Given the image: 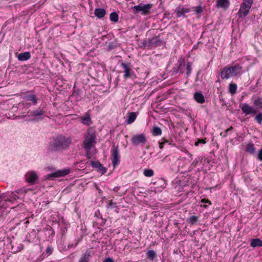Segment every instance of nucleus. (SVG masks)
Here are the masks:
<instances>
[{
  "label": "nucleus",
  "instance_id": "nucleus-1",
  "mask_svg": "<svg viewBox=\"0 0 262 262\" xmlns=\"http://www.w3.org/2000/svg\"><path fill=\"white\" fill-rule=\"evenodd\" d=\"M72 142L70 137L66 138L62 135H59L53 138L49 143L48 149L51 151L63 150L67 149Z\"/></svg>",
  "mask_w": 262,
  "mask_h": 262
},
{
  "label": "nucleus",
  "instance_id": "nucleus-2",
  "mask_svg": "<svg viewBox=\"0 0 262 262\" xmlns=\"http://www.w3.org/2000/svg\"><path fill=\"white\" fill-rule=\"evenodd\" d=\"M162 42V40L160 38V36H156L152 38L144 40L142 47L144 48L148 47L155 48L161 46Z\"/></svg>",
  "mask_w": 262,
  "mask_h": 262
},
{
  "label": "nucleus",
  "instance_id": "nucleus-3",
  "mask_svg": "<svg viewBox=\"0 0 262 262\" xmlns=\"http://www.w3.org/2000/svg\"><path fill=\"white\" fill-rule=\"evenodd\" d=\"M96 136L94 134L89 133L83 141V148L85 150H90L94 144L96 143Z\"/></svg>",
  "mask_w": 262,
  "mask_h": 262
},
{
  "label": "nucleus",
  "instance_id": "nucleus-4",
  "mask_svg": "<svg viewBox=\"0 0 262 262\" xmlns=\"http://www.w3.org/2000/svg\"><path fill=\"white\" fill-rule=\"evenodd\" d=\"M152 6V5L151 4H143L142 3H140L139 5L132 7V9L135 13L141 12L142 14L145 15L149 12Z\"/></svg>",
  "mask_w": 262,
  "mask_h": 262
},
{
  "label": "nucleus",
  "instance_id": "nucleus-5",
  "mask_svg": "<svg viewBox=\"0 0 262 262\" xmlns=\"http://www.w3.org/2000/svg\"><path fill=\"white\" fill-rule=\"evenodd\" d=\"M130 141L134 146L144 145L147 141L145 136L143 134H136L132 136Z\"/></svg>",
  "mask_w": 262,
  "mask_h": 262
},
{
  "label": "nucleus",
  "instance_id": "nucleus-6",
  "mask_svg": "<svg viewBox=\"0 0 262 262\" xmlns=\"http://www.w3.org/2000/svg\"><path fill=\"white\" fill-rule=\"evenodd\" d=\"M70 173L69 168L58 170L54 172L47 174L45 178L48 180H53L54 178L65 176Z\"/></svg>",
  "mask_w": 262,
  "mask_h": 262
},
{
  "label": "nucleus",
  "instance_id": "nucleus-7",
  "mask_svg": "<svg viewBox=\"0 0 262 262\" xmlns=\"http://www.w3.org/2000/svg\"><path fill=\"white\" fill-rule=\"evenodd\" d=\"M111 158L113 166L115 167L118 165L120 162L118 146H116L114 144L111 149Z\"/></svg>",
  "mask_w": 262,
  "mask_h": 262
},
{
  "label": "nucleus",
  "instance_id": "nucleus-8",
  "mask_svg": "<svg viewBox=\"0 0 262 262\" xmlns=\"http://www.w3.org/2000/svg\"><path fill=\"white\" fill-rule=\"evenodd\" d=\"M129 63H121V66L124 69V77L125 79L130 78L134 79L136 77V75L133 71H131Z\"/></svg>",
  "mask_w": 262,
  "mask_h": 262
},
{
  "label": "nucleus",
  "instance_id": "nucleus-9",
  "mask_svg": "<svg viewBox=\"0 0 262 262\" xmlns=\"http://www.w3.org/2000/svg\"><path fill=\"white\" fill-rule=\"evenodd\" d=\"M191 10L190 8L183 5H180L174 10V13L176 14L177 17H180L183 16L186 17V13H189Z\"/></svg>",
  "mask_w": 262,
  "mask_h": 262
},
{
  "label": "nucleus",
  "instance_id": "nucleus-10",
  "mask_svg": "<svg viewBox=\"0 0 262 262\" xmlns=\"http://www.w3.org/2000/svg\"><path fill=\"white\" fill-rule=\"evenodd\" d=\"M185 62L184 59H180L178 61L177 64L172 68V72L176 74L179 73L183 74L184 73V69L185 67Z\"/></svg>",
  "mask_w": 262,
  "mask_h": 262
},
{
  "label": "nucleus",
  "instance_id": "nucleus-11",
  "mask_svg": "<svg viewBox=\"0 0 262 262\" xmlns=\"http://www.w3.org/2000/svg\"><path fill=\"white\" fill-rule=\"evenodd\" d=\"M25 179L26 182L28 183H29L31 184H34L38 179V177L35 171H30L25 174Z\"/></svg>",
  "mask_w": 262,
  "mask_h": 262
},
{
  "label": "nucleus",
  "instance_id": "nucleus-12",
  "mask_svg": "<svg viewBox=\"0 0 262 262\" xmlns=\"http://www.w3.org/2000/svg\"><path fill=\"white\" fill-rule=\"evenodd\" d=\"M240 107L242 112L247 115L256 113V110L246 103L241 105Z\"/></svg>",
  "mask_w": 262,
  "mask_h": 262
},
{
  "label": "nucleus",
  "instance_id": "nucleus-13",
  "mask_svg": "<svg viewBox=\"0 0 262 262\" xmlns=\"http://www.w3.org/2000/svg\"><path fill=\"white\" fill-rule=\"evenodd\" d=\"M91 166L95 168H97L98 171L102 174H104L106 172V168H105L99 161H91Z\"/></svg>",
  "mask_w": 262,
  "mask_h": 262
},
{
  "label": "nucleus",
  "instance_id": "nucleus-14",
  "mask_svg": "<svg viewBox=\"0 0 262 262\" xmlns=\"http://www.w3.org/2000/svg\"><path fill=\"white\" fill-rule=\"evenodd\" d=\"M231 71V76H236L242 73V67L239 64H236L234 66L229 67Z\"/></svg>",
  "mask_w": 262,
  "mask_h": 262
},
{
  "label": "nucleus",
  "instance_id": "nucleus-15",
  "mask_svg": "<svg viewBox=\"0 0 262 262\" xmlns=\"http://www.w3.org/2000/svg\"><path fill=\"white\" fill-rule=\"evenodd\" d=\"M230 6V2L228 0H217L216 6L218 8H222L227 10Z\"/></svg>",
  "mask_w": 262,
  "mask_h": 262
},
{
  "label": "nucleus",
  "instance_id": "nucleus-16",
  "mask_svg": "<svg viewBox=\"0 0 262 262\" xmlns=\"http://www.w3.org/2000/svg\"><path fill=\"white\" fill-rule=\"evenodd\" d=\"M250 8L245 7L244 6H240V9L238 12V14L239 18H244L246 17L249 13Z\"/></svg>",
  "mask_w": 262,
  "mask_h": 262
},
{
  "label": "nucleus",
  "instance_id": "nucleus-17",
  "mask_svg": "<svg viewBox=\"0 0 262 262\" xmlns=\"http://www.w3.org/2000/svg\"><path fill=\"white\" fill-rule=\"evenodd\" d=\"M231 76L229 67H225L221 72V77L223 79H228Z\"/></svg>",
  "mask_w": 262,
  "mask_h": 262
},
{
  "label": "nucleus",
  "instance_id": "nucleus-18",
  "mask_svg": "<svg viewBox=\"0 0 262 262\" xmlns=\"http://www.w3.org/2000/svg\"><path fill=\"white\" fill-rule=\"evenodd\" d=\"M91 253L90 250H86L79 258L78 262H89L91 257Z\"/></svg>",
  "mask_w": 262,
  "mask_h": 262
},
{
  "label": "nucleus",
  "instance_id": "nucleus-19",
  "mask_svg": "<svg viewBox=\"0 0 262 262\" xmlns=\"http://www.w3.org/2000/svg\"><path fill=\"white\" fill-rule=\"evenodd\" d=\"M31 57L30 53L29 52H25L18 54L17 58L19 61H26Z\"/></svg>",
  "mask_w": 262,
  "mask_h": 262
},
{
  "label": "nucleus",
  "instance_id": "nucleus-20",
  "mask_svg": "<svg viewBox=\"0 0 262 262\" xmlns=\"http://www.w3.org/2000/svg\"><path fill=\"white\" fill-rule=\"evenodd\" d=\"M94 14L98 18H101L105 16L106 11L103 8H96L95 10Z\"/></svg>",
  "mask_w": 262,
  "mask_h": 262
},
{
  "label": "nucleus",
  "instance_id": "nucleus-21",
  "mask_svg": "<svg viewBox=\"0 0 262 262\" xmlns=\"http://www.w3.org/2000/svg\"><path fill=\"white\" fill-rule=\"evenodd\" d=\"M195 100L200 103H203L205 102V98L203 95L200 92H195L194 94Z\"/></svg>",
  "mask_w": 262,
  "mask_h": 262
},
{
  "label": "nucleus",
  "instance_id": "nucleus-22",
  "mask_svg": "<svg viewBox=\"0 0 262 262\" xmlns=\"http://www.w3.org/2000/svg\"><path fill=\"white\" fill-rule=\"evenodd\" d=\"M253 105L258 109H262V97L258 96L253 99Z\"/></svg>",
  "mask_w": 262,
  "mask_h": 262
},
{
  "label": "nucleus",
  "instance_id": "nucleus-23",
  "mask_svg": "<svg viewBox=\"0 0 262 262\" xmlns=\"http://www.w3.org/2000/svg\"><path fill=\"white\" fill-rule=\"evenodd\" d=\"M250 246L253 248L256 247H262V241L259 238L251 239Z\"/></svg>",
  "mask_w": 262,
  "mask_h": 262
},
{
  "label": "nucleus",
  "instance_id": "nucleus-24",
  "mask_svg": "<svg viewBox=\"0 0 262 262\" xmlns=\"http://www.w3.org/2000/svg\"><path fill=\"white\" fill-rule=\"evenodd\" d=\"M166 143H168L169 145H171L173 146H176V144L172 143V141L170 142L165 138H163L161 139V142H159V148L162 149L164 147V145Z\"/></svg>",
  "mask_w": 262,
  "mask_h": 262
},
{
  "label": "nucleus",
  "instance_id": "nucleus-25",
  "mask_svg": "<svg viewBox=\"0 0 262 262\" xmlns=\"http://www.w3.org/2000/svg\"><path fill=\"white\" fill-rule=\"evenodd\" d=\"M137 115L135 112H131L128 113V117L126 120V122L128 124H132L134 122L136 119Z\"/></svg>",
  "mask_w": 262,
  "mask_h": 262
},
{
  "label": "nucleus",
  "instance_id": "nucleus-26",
  "mask_svg": "<svg viewBox=\"0 0 262 262\" xmlns=\"http://www.w3.org/2000/svg\"><path fill=\"white\" fill-rule=\"evenodd\" d=\"M246 151L250 154H254L255 152V148L254 144L252 143H248L246 147Z\"/></svg>",
  "mask_w": 262,
  "mask_h": 262
},
{
  "label": "nucleus",
  "instance_id": "nucleus-27",
  "mask_svg": "<svg viewBox=\"0 0 262 262\" xmlns=\"http://www.w3.org/2000/svg\"><path fill=\"white\" fill-rule=\"evenodd\" d=\"M146 257L150 260H153L156 256V253L153 250L148 251L146 253Z\"/></svg>",
  "mask_w": 262,
  "mask_h": 262
},
{
  "label": "nucleus",
  "instance_id": "nucleus-28",
  "mask_svg": "<svg viewBox=\"0 0 262 262\" xmlns=\"http://www.w3.org/2000/svg\"><path fill=\"white\" fill-rule=\"evenodd\" d=\"M151 133L154 136H160L162 134V130L159 127L155 126L153 127Z\"/></svg>",
  "mask_w": 262,
  "mask_h": 262
},
{
  "label": "nucleus",
  "instance_id": "nucleus-29",
  "mask_svg": "<svg viewBox=\"0 0 262 262\" xmlns=\"http://www.w3.org/2000/svg\"><path fill=\"white\" fill-rule=\"evenodd\" d=\"M27 101H31L34 104H36L37 102V99L35 95H29L26 97Z\"/></svg>",
  "mask_w": 262,
  "mask_h": 262
},
{
  "label": "nucleus",
  "instance_id": "nucleus-30",
  "mask_svg": "<svg viewBox=\"0 0 262 262\" xmlns=\"http://www.w3.org/2000/svg\"><path fill=\"white\" fill-rule=\"evenodd\" d=\"M44 114V111L42 110L38 109L34 111H33L31 113V116H40Z\"/></svg>",
  "mask_w": 262,
  "mask_h": 262
},
{
  "label": "nucleus",
  "instance_id": "nucleus-31",
  "mask_svg": "<svg viewBox=\"0 0 262 262\" xmlns=\"http://www.w3.org/2000/svg\"><path fill=\"white\" fill-rule=\"evenodd\" d=\"M253 0H243V2L241 3V6L251 8Z\"/></svg>",
  "mask_w": 262,
  "mask_h": 262
},
{
  "label": "nucleus",
  "instance_id": "nucleus-32",
  "mask_svg": "<svg viewBox=\"0 0 262 262\" xmlns=\"http://www.w3.org/2000/svg\"><path fill=\"white\" fill-rule=\"evenodd\" d=\"M191 63L190 62H187V63H186V77L188 78L191 73V71H192V67H191Z\"/></svg>",
  "mask_w": 262,
  "mask_h": 262
},
{
  "label": "nucleus",
  "instance_id": "nucleus-33",
  "mask_svg": "<svg viewBox=\"0 0 262 262\" xmlns=\"http://www.w3.org/2000/svg\"><path fill=\"white\" fill-rule=\"evenodd\" d=\"M110 18L111 21L116 23L118 20V15L115 12H112L110 14Z\"/></svg>",
  "mask_w": 262,
  "mask_h": 262
},
{
  "label": "nucleus",
  "instance_id": "nucleus-34",
  "mask_svg": "<svg viewBox=\"0 0 262 262\" xmlns=\"http://www.w3.org/2000/svg\"><path fill=\"white\" fill-rule=\"evenodd\" d=\"M237 90V85L236 84L231 83L229 85V92L232 94L233 95L235 94Z\"/></svg>",
  "mask_w": 262,
  "mask_h": 262
},
{
  "label": "nucleus",
  "instance_id": "nucleus-35",
  "mask_svg": "<svg viewBox=\"0 0 262 262\" xmlns=\"http://www.w3.org/2000/svg\"><path fill=\"white\" fill-rule=\"evenodd\" d=\"M198 220H199L198 216L192 215V216H191L188 219V222L191 225H194L198 221Z\"/></svg>",
  "mask_w": 262,
  "mask_h": 262
},
{
  "label": "nucleus",
  "instance_id": "nucleus-36",
  "mask_svg": "<svg viewBox=\"0 0 262 262\" xmlns=\"http://www.w3.org/2000/svg\"><path fill=\"white\" fill-rule=\"evenodd\" d=\"M254 120L256 121L259 124L262 123V112L257 114L254 118Z\"/></svg>",
  "mask_w": 262,
  "mask_h": 262
},
{
  "label": "nucleus",
  "instance_id": "nucleus-37",
  "mask_svg": "<svg viewBox=\"0 0 262 262\" xmlns=\"http://www.w3.org/2000/svg\"><path fill=\"white\" fill-rule=\"evenodd\" d=\"M145 176L150 177L154 175V171L151 169H145L143 171Z\"/></svg>",
  "mask_w": 262,
  "mask_h": 262
},
{
  "label": "nucleus",
  "instance_id": "nucleus-38",
  "mask_svg": "<svg viewBox=\"0 0 262 262\" xmlns=\"http://www.w3.org/2000/svg\"><path fill=\"white\" fill-rule=\"evenodd\" d=\"M82 123L84 124L90 125L91 123L89 116H85L82 118Z\"/></svg>",
  "mask_w": 262,
  "mask_h": 262
},
{
  "label": "nucleus",
  "instance_id": "nucleus-39",
  "mask_svg": "<svg viewBox=\"0 0 262 262\" xmlns=\"http://www.w3.org/2000/svg\"><path fill=\"white\" fill-rule=\"evenodd\" d=\"M106 207L107 208H110V209H114V208H118V206H117L116 205V203H113L112 202V201H110L109 202V203L107 204V206H106Z\"/></svg>",
  "mask_w": 262,
  "mask_h": 262
},
{
  "label": "nucleus",
  "instance_id": "nucleus-40",
  "mask_svg": "<svg viewBox=\"0 0 262 262\" xmlns=\"http://www.w3.org/2000/svg\"><path fill=\"white\" fill-rule=\"evenodd\" d=\"M192 9L196 14H200L203 12V8L201 6L193 7Z\"/></svg>",
  "mask_w": 262,
  "mask_h": 262
},
{
  "label": "nucleus",
  "instance_id": "nucleus-41",
  "mask_svg": "<svg viewBox=\"0 0 262 262\" xmlns=\"http://www.w3.org/2000/svg\"><path fill=\"white\" fill-rule=\"evenodd\" d=\"M5 194V195H4V197L2 198L1 200H2V203H1V205H3V202L4 201L5 202H12L13 201L12 200V199L9 196L8 197V196ZM3 205H4V204H3Z\"/></svg>",
  "mask_w": 262,
  "mask_h": 262
},
{
  "label": "nucleus",
  "instance_id": "nucleus-42",
  "mask_svg": "<svg viewBox=\"0 0 262 262\" xmlns=\"http://www.w3.org/2000/svg\"><path fill=\"white\" fill-rule=\"evenodd\" d=\"M9 197L12 199V200L13 201L14 200H17L19 198V197L16 194V193L14 192H12L10 195Z\"/></svg>",
  "mask_w": 262,
  "mask_h": 262
},
{
  "label": "nucleus",
  "instance_id": "nucleus-43",
  "mask_svg": "<svg viewBox=\"0 0 262 262\" xmlns=\"http://www.w3.org/2000/svg\"><path fill=\"white\" fill-rule=\"evenodd\" d=\"M257 158L262 161V148L258 151Z\"/></svg>",
  "mask_w": 262,
  "mask_h": 262
},
{
  "label": "nucleus",
  "instance_id": "nucleus-44",
  "mask_svg": "<svg viewBox=\"0 0 262 262\" xmlns=\"http://www.w3.org/2000/svg\"><path fill=\"white\" fill-rule=\"evenodd\" d=\"M233 129V127L232 126H230L229 128L226 130L225 133L223 135L224 137H226L227 136V134L229 132L231 131Z\"/></svg>",
  "mask_w": 262,
  "mask_h": 262
},
{
  "label": "nucleus",
  "instance_id": "nucleus-45",
  "mask_svg": "<svg viewBox=\"0 0 262 262\" xmlns=\"http://www.w3.org/2000/svg\"><path fill=\"white\" fill-rule=\"evenodd\" d=\"M46 254L48 255L51 254L52 252V249L51 247H48L46 250Z\"/></svg>",
  "mask_w": 262,
  "mask_h": 262
},
{
  "label": "nucleus",
  "instance_id": "nucleus-46",
  "mask_svg": "<svg viewBox=\"0 0 262 262\" xmlns=\"http://www.w3.org/2000/svg\"><path fill=\"white\" fill-rule=\"evenodd\" d=\"M206 142L203 140V139H199L195 143V146H198L199 144L200 143H203V144H204Z\"/></svg>",
  "mask_w": 262,
  "mask_h": 262
},
{
  "label": "nucleus",
  "instance_id": "nucleus-47",
  "mask_svg": "<svg viewBox=\"0 0 262 262\" xmlns=\"http://www.w3.org/2000/svg\"><path fill=\"white\" fill-rule=\"evenodd\" d=\"M102 262H114V261L113 258L107 257L105 258Z\"/></svg>",
  "mask_w": 262,
  "mask_h": 262
},
{
  "label": "nucleus",
  "instance_id": "nucleus-48",
  "mask_svg": "<svg viewBox=\"0 0 262 262\" xmlns=\"http://www.w3.org/2000/svg\"><path fill=\"white\" fill-rule=\"evenodd\" d=\"M114 48V46L112 42H109L108 45V49L110 50H112Z\"/></svg>",
  "mask_w": 262,
  "mask_h": 262
},
{
  "label": "nucleus",
  "instance_id": "nucleus-49",
  "mask_svg": "<svg viewBox=\"0 0 262 262\" xmlns=\"http://www.w3.org/2000/svg\"><path fill=\"white\" fill-rule=\"evenodd\" d=\"M201 202H202V203H208V204H209V205H211V202H210L209 200H207V199H202V200L201 201Z\"/></svg>",
  "mask_w": 262,
  "mask_h": 262
},
{
  "label": "nucleus",
  "instance_id": "nucleus-50",
  "mask_svg": "<svg viewBox=\"0 0 262 262\" xmlns=\"http://www.w3.org/2000/svg\"><path fill=\"white\" fill-rule=\"evenodd\" d=\"M86 156L88 159H90L91 157L90 156V150H86Z\"/></svg>",
  "mask_w": 262,
  "mask_h": 262
},
{
  "label": "nucleus",
  "instance_id": "nucleus-51",
  "mask_svg": "<svg viewBox=\"0 0 262 262\" xmlns=\"http://www.w3.org/2000/svg\"><path fill=\"white\" fill-rule=\"evenodd\" d=\"M78 241H77V242H76V243H75L74 245V244H71V245H69V247H76V246L77 245V244H78Z\"/></svg>",
  "mask_w": 262,
  "mask_h": 262
},
{
  "label": "nucleus",
  "instance_id": "nucleus-52",
  "mask_svg": "<svg viewBox=\"0 0 262 262\" xmlns=\"http://www.w3.org/2000/svg\"><path fill=\"white\" fill-rule=\"evenodd\" d=\"M119 187L116 186L114 188L113 190L115 192H117L119 190Z\"/></svg>",
  "mask_w": 262,
  "mask_h": 262
},
{
  "label": "nucleus",
  "instance_id": "nucleus-53",
  "mask_svg": "<svg viewBox=\"0 0 262 262\" xmlns=\"http://www.w3.org/2000/svg\"><path fill=\"white\" fill-rule=\"evenodd\" d=\"M201 207H203L204 208H207V205H201Z\"/></svg>",
  "mask_w": 262,
  "mask_h": 262
},
{
  "label": "nucleus",
  "instance_id": "nucleus-54",
  "mask_svg": "<svg viewBox=\"0 0 262 262\" xmlns=\"http://www.w3.org/2000/svg\"><path fill=\"white\" fill-rule=\"evenodd\" d=\"M97 190L99 191V193H101V190L99 188H98V187H97Z\"/></svg>",
  "mask_w": 262,
  "mask_h": 262
},
{
  "label": "nucleus",
  "instance_id": "nucleus-55",
  "mask_svg": "<svg viewBox=\"0 0 262 262\" xmlns=\"http://www.w3.org/2000/svg\"><path fill=\"white\" fill-rule=\"evenodd\" d=\"M75 94H78V93L77 92V91H74V92L73 94L74 95Z\"/></svg>",
  "mask_w": 262,
  "mask_h": 262
}]
</instances>
